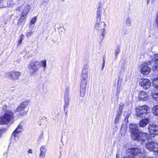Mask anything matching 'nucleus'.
I'll return each instance as SVG.
<instances>
[{"label":"nucleus","instance_id":"c85d7f7f","mask_svg":"<svg viewBox=\"0 0 158 158\" xmlns=\"http://www.w3.org/2000/svg\"><path fill=\"white\" fill-rule=\"evenodd\" d=\"M120 52V47L118 46L115 50V58L116 59L117 58L118 55Z\"/></svg>","mask_w":158,"mask_h":158},{"label":"nucleus","instance_id":"aec40b11","mask_svg":"<svg viewBox=\"0 0 158 158\" xmlns=\"http://www.w3.org/2000/svg\"><path fill=\"white\" fill-rule=\"evenodd\" d=\"M22 6L24 7V9L21 15H22V16H24L26 17L30 9V6L29 5H27L25 6Z\"/></svg>","mask_w":158,"mask_h":158},{"label":"nucleus","instance_id":"20e7f679","mask_svg":"<svg viewBox=\"0 0 158 158\" xmlns=\"http://www.w3.org/2000/svg\"><path fill=\"white\" fill-rule=\"evenodd\" d=\"M40 67V64L38 61L32 60L28 65V69L30 73L32 74L37 72Z\"/></svg>","mask_w":158,"mask_h":158},{"label":"nucleus","instance_id":"c756f323","mask_svg":"<svg viewBox=\"0 0 158 158\" xmlns=\"http://www.w3.org/2000/svg\"><path fill=\"white\" fill-rule=\"evenodd\" d=\"M152 57L153 61L154 62L158 61V54H154Z\"/></svg>","mask_w":158,"mask_h":158},{"label":"nucleus","instance_id":"09e8293b","mask_svg":"<svg viewBox=\"0 0 158 158\" xmlns=\"http://www.w3.org/2000/svg\"><path fill=\"white\" fill-rule=\"evenodd\" d=\"M156 0H152V2L154 3L155 1H156Z\"/></svg>","mask_w":158,"mask_h":158},{"label":"nucleus","instance_id":"f3484780","mask_svg":"<svg viewBox=\"0 0 158 158\" xmlns=\"http://www.w3.org/2000/svg\"><path fill=\"white\" fill-rule=\"evenodd\" d=\"M153 86L156 88V89H158V77L153 79L152 81ZM154 97V98H158V91H156L155 92Z\"/></svg>","mask_w":158,"mask_h":158},{"label":"nucleus","instance_id":"f704fd0d","mask_svg":"<svg viewBox=\"0 0 158 158\" xmlns=\"http://www.w3.org/2000/svg\"><path fill=\"white\" fill-rule=\"evenodd\" d=\"M37 17H35L33 18H32L30 21V25H31L32 24L35 23L36 22L37 20Z\"/></svg>","mask_w":158,"mask_h":158},{"label":"nucleus","instance_id":"c9c22d12","mask_svg":"<svg viewBox=\"0 0 158 158\" xmlns=\"http://www.w3.org/2000/svg\"><path fill=\"white\" fill-rule=\"evenodd\" d=\"M24 37V35L23 34H22L20 37V38L19 39V40L18 41V45H20L22 43V41L23 40V38Z\"/></svg>","mask_w":158,"mask_h":158},{"label":"nucleus","instance_id":"6e6552de","mask_svg":"<svg viewBox=\"0 0 158 158\" xmlns=\"http://www.w3.org/2000/svg\"><path fill=\"white\" fill-rule=\"evenodd\" d=\"M151 62L149 61L143 63L141 65L140 70L141 73L143 75H148L151 72V68L148 66V65L150 64Z\"/></svg>","mask_w":158,"mask_h":158},{"label":"nucleus","instance_id":"0eeeda50","mask_svg":"<svg viewBox=\"0 0 158 158\" xmlns=\"http://www.w3.org/2000/svg\"><path fill=\"white\" fill-rule=\"evenodd\" d=\"M148 138L149 136H148ZM148 141V139L147 142L145 143V146L146 148L148 149L150 151H153L154 152H158V144L156 142L152 141L150 142L147 143Z\"/></svg>","mask_w":158,"mask_h":158},{"label":"nucleus","instance_id":"4be33fe9","mask_svg":"<svg viewBox=\"0 0 158 158\" xmlns=\"http://www.w3.org/2000/svg\"><path fill=\"white\" fill-rule=\"evenodd\" d=\"M101 14H100V11H98L97 12V17H96V22L95 24H100L101 21Z\"/></svg>","mask_w":158,"mask_h":158},{"label":"nucleus","instance_id":"603ef678","mask_svg":"<svg viewBox=\"0 0 158 158\" xmlns=\"http://www.w3.org/2000/svg\"><path fill=\"white\" fill-rule=\"evenodd\" d=\"M40 125H41V123H40Z\"/></svg>","mask_w":158,"mask_h":158},{"label":"nucleus","instance_id":"e433bc0d","mask_svg":"<svg viewBox=\"0 0 158 158\" xmlns=\"http://www.w3.org/2000/svg\"><path fill=\"white\" fill-rule=\"evenodd\" d=\"M88 68V66L87 65H85L82 69V72H84V71H85V72L88 73V71L87 69Z\"/></svg>","mask_w":158,"mask_h":158},{"label":"nucleus","instance_id":"c03bdc74","mask_svg":"<svg viewBox=\"0 0 158 158\" xmlns=\"http://www.w3.org/2000/svg\"><path fill=\"white\" fill-rule=\"evenodd\" d=\"M28 152L31 153H32V150L31 149H29L28 151Z\"/></svg>","mask_w":158,"mask_h":158},{"label":"nucleus","instance_id":"7c9ffc66","mask_svg":"<svg viewBox=\"0 0 158 158\" xmlns=\"http://www.w3.org/2000/svg\"><path fill=\"white\" fill-rule=\"evenodd\" d=\"M152 69L154 71H158V62L154 64L152 66Z\"/></svg>","mask_w":158,"mask_h":158},{"label":"nucleus","instance_id":"b1692460","mask_svg":"<svg viewBox=\"0 0 158 158\" xmlns=\"http://www.w3.org/2000/svg\"><path fill=\"white\" fill-rule=\"evenodd\" d=\"M46 151L45 146H43L40 148V154L45 155Z\"/></svg>","mask_w":158,"mask_h":158},{"label":"nucleus","instance_id":"dca6fc26","mask_svg":"<svg viewBox=\"0 0 158 158\" xmlns=\"http://www.w3.org/2000/svg\"><path fill=\"white\" fill-rule=\"evenodd\" d=\"M139 98L140 100L146 101L148 99L149 97L146 92L141 91L139 93Z\"/></svg>","mask_w":158,"mask_h":158},{"label":"nucleus","instance_id":"ea45409f","mask_svg":"<svg viewBox=\"0 0 158 158\" xmlns=\"http://www.w3.org/2000/svg\"><path fill=\"white\" fill-rule=\"evenodd\" d=\"M5 131L4 129H1L0 130V137L2 136V132Z\"/></svg>","mask_w":158,"mask_h":158},{"label":"nucleus","instance_id":"f257e3e1","mask_svg":"<svg viewBox=\"0 0 158 158\" xmlns=\"http://www.w3.org/2000/svg\"><path fill=\"white\" fill-rule=\"evenodd\" d=\"M129 128L131 138L136 140L141 144H145L148 141V134L139 130L137 125L131 123L129 125Z\"/></svg>","mask_w":158,"mask_h":158},{"label":"nucleus","instance_id":"2f4dec72","mask_svg":"<svg viewBox=\"0 0 158 158\" xmlns=\"http://www.w3.org/2000/svg\"><path fill=\"white\" fill-rule=\"evenodd\" d=\"M41 66L44 67V70H45L46 66V60H44L41 62Z\"/></svg>","mask_w":158,"mask_h":158},{"label":"nucleus","instance_id":"473e14b6","mask_svg":"<svg viewBox=\"0 0 158 158\" xmlns=\"http://www.w3.org/2000/svg\"><path fill=\"white\" fill-rule=\"evenodd\" d=\"M123 104H122L121 105H120L119 106V109L117 111V113L122 114V110L123 109Z\"/></svg>","mask_w":158,"mask_h":158},{"label":"nucleus","instance_id":"72a5a7b5","mask_svg":"<svg viewBox=\"0 0 158 158\" xmlns=\"http://www.w3.org/2000/svg\"><path fill=\"white\" fill-rule=\"evenodd\" d=\"M102 3L101 2H99L98 7V10L97 11V12H98V11H100V14L102 13V9H101V7H102Z\"/></svg>","mask_w":158,"mask_h":158},{"label":"nucleus","instance_id":"423d86ee","mask_svg":"<svg viewBox=\"0 0 158 158\" xmlns=\"http://www.w3.org/2000/svg\"><path fill=\"white\" fill-rule=\"evenodd\" d=\"M148 107L146 105L139 106L135 109L136 115L137 117H144L148 113Z\"/></svg>","mask_w":158,"mask_h":158},{"label":"nucleus","instance_id":"a19ab883","mask_svg":"<svg viewBox=\"0 0 158 158\" xmlns=\"http://www.w3.org/2000/svg\"><path fill=\"white\" fill-rule=\"evenodd\" d=\"M7 108V106L6 105H4L2 107V110H5Z\"/></svg>","mask_w":158,"mask_h":158},{"label":"nucleus","instance_id":"a878e982","mask_svg":"<svg viewBox=\"0 0 158 158\" xmlns=\"http://www.w3.org/2000/svg\"><path fill=\"white\" fill-rule=\"evenodd\" d=\"M121 84V79H119L118 81L117 86V94H118L120 91V85Z\"/></svg>","mask_w":158,"mask_h":158},{"label":"nucleus","instance_id":"a18cd8bd","mask_svg":"<svg viewBox=\"0 0 158 158\" xmlns=\"http://www.w3.org/2000/svg\"><path fill=\"white\" fill-rule=\"evenodd\" d=\"M119 155L118 154H117L116 155V158H118L119 157Z\"/></svg>","mask_w":158,"mask_h":158},{"label":"nucleus","instance_id":"2eb2a0df","mask_svg":"<svg viewBox=\"0 0 158 158\" xmlns=\"http://www.w3.org/2000/svg\"><path fill=\"white\" fill-rule=\"evenodd\" d=\"M23 128L22 125L19 124L17 127L16 129L14 131L12 135V137L15 138V140H16V138L18 137V134L22 132Z\"/></svg>","mask_w":158,"mask_h":158},{"label":"nucleus","instance_id":"37998d69","mask_svg":"<svg viewBox=\"0 0 158 158\" xmlns=\"http://www.w3.org/2000/svg\"><path fill=\"white\" fill-rule=\"evenodd\" d=\"M47 119V118L46 117H43L42 118H41V120H46Z\"/></svg>","mask_w":158,"mask_h":158},{"label":"nucleus","instance_id":"412c9836","mask_svg":"<svg viewBox=\"0 0 158 158\" xmlns=\"http://www.w3.org/2000/svg\"><path fill=\"white\" fill-rule=\"evenodd\" d=\"M2 2L3 4L2 5H0V8L6 7L10 6V5L8 4L7 2V1L6 0H0V4H1Z\"/></svg>","mask_w":158,"mask_h":158},{"label":"nucleus","instance_id":"de8ad7c7","mask_svg":"<svg viewBox=\"0 0 158 158\" xmlns=\"http://www.w3.org/2000/svg\"><path fill=\"white\" fill-rule=\"evenodd\" d=\"M44 2H47L48 1H49V0H43Z\"/></svg>","mask_w":158,"mask_h":158},{"label":"nucleus","instance_id":"864d4df0","mask_svg":"<svg viewBox=\"0 0 158 158\" xmlns=\"http://www.w3.org/2000/svg\"><path fill=\"white\" fill-rule=\"evenodd\" d=\"M122 128H121V130H122Z\"/></svg>","mask_w":158,"mask_h":158},{"label":"nucleus","instance_id":"6ab92c4d","mask_svg":"<svg viewBox=\"0 0 158 158\" xmlns=\"http://www.w3.org/2000/svg\"><path fill=\"white\" fill-rule=\"evenodd\" d=\"M85 71L82 72L81 77V81H88V73L85 72Z\"/></svg>","mask_w":158,"mask_h":158},{"label":"nucleus","instance_id":"f8f14e48","mask_svg":"<svg viewBox=\"0 0 158 158\" xmlns=\"http://www.w3.org/2000/svg\"><path fill=\"white\" fill-rule=\"evenodd\" d=\"M88 81H81L80 83V95L81 97H83L85 94L86 89L87 88V85Z\"/></svg>","mask_w":158,"mask_h":158},{"label":"nucleus","instance_id":"9b49d317","mask_svg":"<svg viewBox=\"0 0 158 158\" xmlns=\"http://www.w3.org/2000/svg\"><path fill=\"white\" fill-rule=\"evenodd\" d=\"M139 84L145 89H148L151 85V82L149 80L146 78L141 79L139 81Z\"/></svg>","mask_w":158,"mask_h":158},{"label":"nucleus","instance_id":"cd10ccee","mask_svg":"<svg viewBox=\"0 0 158 158\" xmlns=\"http://www.w3.org/2000/svg\"><path fill=\"white\" fill-rule=\"evenodd\" d=\"M131 20L130 18L128 17L126 20L125 25L127 26H130L131 25Z\"/></svg>","mask_w":158,"mask_h":158},{"label":"nucleus","instance_id":"39448f33","mask_svg":"<svg viewBox=\"0 0 158 158\" xmlns=\"http://www.w3.org/2000/svg\"><path fill=\"white\" fill-rule=\"evenodd\" d=\"M28 102L26 101L22 102L17 107L15 110V113L19 112L17 114V115L19 117L23 116L25 114L27 111H25L23 110L28 105Z\"/></svg>","mask_w":158,"mask_h":158},{"label":"nucleus","instance_id":"bb28decb","mask_svg":"<svg viewBox=\"0 0 158 158\" xmlns=\"http://www.w3.org/2000/svg\"><path fill=\"white\" fill-rule=\"evenodd\" d=\"M121 114H122L117 113L116 117L114 121L115 124H116L119 122Z\"/></svg>","mask_w":158,"mask_h":158},{"label":"nucleus","instance_id":"49530a36","mask_svg":"<svg viewBox=\"0 0 158 158\" xmlns=\"http://www.w3.org/2000/svg\"><path fill=\"white\" fill-rule=\"evenodd\" d=\"M105 65V64H103L102 65V70L103 69V68L104 66Z\"/></svg>","mask_w":158,"mask_h":158},{"label":"nucleus","instance_id":"79ce46f5","mask_svg":"<svg viewBox=\"0 0 158 158\" xmlns=\"http://www.w3.org/2000/svg\"><path fill=\"white\" fill-rule=\"evenodd\" d=\"M45 155L40 154L39 158H44Z\"/></svg>","mask_w":158,"mask_h":158},{"label":"nucleus","instance_id":"393cba45","mask_svg":"<svg viewBox=\"0 0 158 158\" xmlns=\"http://www.w3.org/2000/svg\"><path fill=\"white\" fill-rule=\"evenodd\" d=\"M152 113L155 115L158 116V105L154 106L152 108Z\"/></svg>","mask_w":158,"mask_h":158},{"label":"nucleus","instance_id":"1a4fd4ad","mask_svg":"<svg viewBox=\"0 0 158 158\" xmlns=\"http://www.w3.org/2000/svg\"><path fill=\"white\" fill-rule=\"evenodd\" d=\"M21 74L20 72L12 71L6 73V76L10 79L15 81L18 79Z\"/></svg>","mask_w":158,"mask_h":158},{"label":"nucleus","instance_id":"4c0bfd02","mask_svg":"<svg viewBox=\"0 0 158 158\" xmlns=\"http://www.w3.org/2000/svg\"><path fill=\"white\" fill-rule=\"evenodd\" d=\"M33 29H31L30 31L26 33V36L27 37H30L33 34Z\"/></svg>","mask_w":158,"mask_h":158},{"label":"nucleus","instance_id":"8fccbe9b","mask_svg":"<svg viewBox=\"0 0 158 158\" xmlns=\"http://www.w3.org/2000/svg\"><path fill=\"white\" fill-rule=\"evenodd\" d=\"M149 2H150V0H147V4H148L149 3Z\"/></svg>","mask_w":158,"mask_h":158},{"label":"nucleus","instance_id":"58836bf2","mask_svg":"<svg viewBox=\"0 0 158 158\" xmlns=\"http://www.w3.org/2000/svg\"><path fill=\"white\" fill-rule=\"evenodd\" d=\"M156 22L157 25L158 26V12L156 14Z\"/></svg>","mask_w":158,"mask_h":158},{"label":"nucleus","instance_id":"3c124183","mask_svg":"<svg viewBox=\"0 0 158 158\" xmlns=\"http://www.w3.org/2000/svg\"><path fill=\"white\" fill-rule=\"evenodd\" d=\"M105 60L104 59H103V64H105Z\"/></svg>","mask_w":158,"mask_h":158},{"label":"nucleus","instance_id":"7ed1b4c3","mask_svg":"<svg viewBox=\"0 0 158 158\" xmlns=\"http://www.w3.org/2000/svg\"><path fill=\"white\" fill-rule=\"evenodd\" d=\"M14 112L10 110L5 111L3 115L0 117V124L6 125L14 118Z\"/></svg>","mask_w":158,"mask_h":158},{"label":"nucleus","instance_id":"4468645a","mask_svg":"<svg viewBox=\"0 0 158 158\" xmlns=\"http://www.w3.org/2000/svg\"><path fill=\"white\" fill-rule=\"evenodd\" d=\"M69 89L68 88L66 89L65 92V94L64 97V109L67 108L69 104Z\"/></svg>","mask_w":158,"mask_h":158},{"label":"nucleus","instance_id":"f03ea898","mask_svg":"<svg viewBox=\"0 0 158 158\" xmlns=\"http://www.w3.org/2000/svg\"><path fill=\"white\" fill-rule=\"evenodd\" d=\"M127 154L128 156H125L123 158H153L143 156L142 152L140 149L136 148L128 149L127 151Z\"/></svg>","mask_w":158,"mask_h":158},{"label":"nucleus","instance_id":"a211bd4d","mask_svg":"<svg viewBox=\"0 0 158 158\" xmlns=\"http://www.w3.org/2000/svg\"><path fill=\"white\" fill-rule=\"evenodd\" d=\"M149 121L148 118H146L142 119L139 122V126L141 127H145L148 124Z\"/></svg>","mask_w":158,"mask_h":158},{"label":"nucleus","instance_id":"9d476101","mask_svg":"<svg viewBox=\"0 0 158 158\" xmlns=\"http://www.w3.org/2000/svg\"><path fill=\"white\" fill-rule=\"evenodd\" d=\"M106 26V24L105 23L103 22H101L99 24H95V28L100 33L103 38L106 33L105 28Z\"/></svg>","mask_w":158,"mask_h":158},{"label":"nucleus","instance_id":"5701e85b","mask_svg":"<svg viewBox=\"0 0 158 158\" xmlns=\"http://www.w3.org/2000/svg\"><path fill=\"white\" fill-rule=\"evenodd\" d=\"M20 17V18L19 20L18 23V24L19 25L23 24H24V19H25L26 16H22V15H21Z\"/></svg>","mask_w":158,"mask_h":158},{"label":"nucleus","instance_id":"ddd939ff","mask_svg":"<svg viewBox=\"0 0 158 158\" xmlns=\"http://www.w3.org/2000/svg\"><path fill=\"white\" fill-rule=\"evenodd\" d=\"M149 133L154 135L152 136L154 137V135H158V126L152 124L150 125L148 127Z\"/></svg>","mask_w":158,"mask_h":158}]
</instances>
